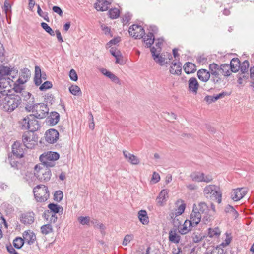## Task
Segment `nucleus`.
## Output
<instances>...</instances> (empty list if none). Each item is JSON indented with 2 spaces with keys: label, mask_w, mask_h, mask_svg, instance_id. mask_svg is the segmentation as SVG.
I'll list each match as a JSON object with an SVG mask.
<instances>
[{
  "label": "nucleus",
  "mask_w": 254,
  "mask_h": 254,
  "mask_svg": "<svg viewBox=\"0 0 254 254\" xmlns=\"http://www.w3.org/2000/svg\"><path fill=\"white\" fill-rule=\"evenodd\" d=\"M21 103L20 96L8 93L0 99V107L4 111L10 113L17 108Z\"/></svg>",
  "instance_id": "f257e3e1"
},
{
  "label": "nucleus",
  "mask_w": 254,
  "mask_h": 254,
  "mask_svg": "<svg viewBox=\"0 0 254 254\" xmlns=\"http://www.w3.org/2000/svg\"><path fill=\"white\" fill-rule=\"evenodd\" d=\"M204 196L208 199L214 197L215 200L220 203L222 201V191L220 188L215 185H209L203 189Z\"/></svg>",
  "instance_id": "f03ea898"
},
{
  "label": "nucleus",
  "mask_w": 254,
  "mask_h": 254,
  "mask_svg": "<svg viewBox=\"0 0 254 254\" xmlns=\"http://www.w3.org/2000/svg\"><path fill=\"white\" fill-rule=\"evenodd\" d=\"M34 197L37 202H45L49 197L48 187L44 185H39L33 189Z\"/></svg>",
  "instance_id": "7ed1b4c3"
},
{
  "label": "nucleus",
  "mask_w": 254,
  "mask_h": 254,
  "mask_svg": "<svg viewBox=\"0 0 254 254\" xmlns=\"http://www.w3.org/2000/svg\"><path fill=\"white\" fill-rule=\"evenodd\" d=\"M59 154L56 152L49 151L44 153L40 156V160L47 167H54L55 161L59 158Z\"/></svg>",
  "instance_id": "20e7f679"
},
{
  "label": "nucleus",
  "mask_w": 254,
  "mask_h": 254,
  "mask_svg": "<svg viewBox=\"0 0 254 254\" xmlns=\"http://www.w3.org/2000/svg\"><path fill=\"white\" fill-rule=\"evenodd\" d=\"M49 167L44 166L43 168L36 165L35 166V175L41 182H47L50 180L51 177V172Z\"/></svg>",
  "instance_id": "39448f33"
},
{
  "label": "nucleus",
  "mask_w": 254,
  "mask_h": 254,
  "mask_svg": "<svg viewBox=\"0 0 254 254\" xmlns=\"http://www.w3.org/2000/svg\"><path fill=\"white\" fill-rule=\"evenodd\" d=\"M49 108L44 103H36L34 108L31 111L37 119H42L45 118L49 113Z\"/></svg>",
  "instance_id": "423d86ee"
},
{
  "label": "nucleus",
  "mask_w": 254,
  "mask_h": 254,
  "mask_svg": "<svg viewBox=\"0 0 254 254\" xmlns=\"http://www.w3.org/2000/svg\"><path fill=\"white\" fill-rule=\"evenodd\" d=\"M198 211L200 212L202 216V221L205 223L210 222L213 219L212 214L210 213V209L205 202H200L197 206Z\"/></svg>",
  "instance_id": "0eeeda50"
},
{
  "label": "nucleus",
  "mask_w": 254,
  "mask_h": 254,
  "mask_svg": "<svg viewBox=\"0 0 254 254\" xmlns=\"http://www.w3.org/2000/svg\"><path fill=\"white\" fill-rule=\"evenodd\" d=\"M128 32L129 35L134 37L135 39L143 38L145 34V31L142 27L135 24L129 27Z\"/></svg>",
  "instance_id": "6e6552de"
},
{
  "label": "nucleus",
  "mask_w": 254,
  "mask_h": 254,
  "mask_svg": "<svg viewBox=\"0 0 254 254\" xmlns=\"http://www.w3.org/2000/svg\"><path fill=\"white\" fill-rule=\"evenodd\" d=\"M10 80V78H0V99L11 92L8 87Z\"/></svg>",
  "instance_id": "1a4fd4ad"
},
{
  "label": "nucleus",
  "mask_w": 254,
  "mask_h": 254,
  "mask_svg": "<svg viewBox=\"0 0 254 254\" xmlns=\"http://www.w3.org/2000/svg\"><path fill=\"white\" fill-rule=\"evenodd\" d=\"M22 141L24 146L28 149H32L37 141L34 139L33 135L29 132H25L22 135Z\"/></svg>",
  "instance_id": "9d476101"
},
{
  "label": "nucleus",
  "mask_w": 254,
  "mask_h": 254,
  "mask_svg": "<svg viewBox=\"0 0 254 254\" xmlns=\"http://www.w3.org/2000/svg\"><path fill=\"white\" fill-rule=\"evenodd\" d=\"M59 133L55 129H50L45 133L46 141L51 144L55 143L59 138Z\"/></svg>",
  "instance_id": "9b49d317"
},
{
  "label": "nucleus",
  "mask_w": 254,
  "mask_h": 254,
  "mask_svg": "<svg viewBox=\"0 0 254 254\" xmlns=\"http://www.w3.org/2000/svg\"><path fill=\"white\" fill-rule=\"evenodd\" d=\"M201 218H202V216L200 214V212L198 211L197 206L194 204L193 210L190 214V221L195 226L200 222Z\"/></svg>",
  "instance_id": "f8f14e48"
},
{
  "label": "nucleus",
  "mask_w": 254,
  "mask_h": 254,
  "mask_svg": "<svg viewBox=\"0 0 254 254\" xmlns=\"http://www.w3.org/2000/svg\"><path fill=\"white\" fill-rule=\"evenodd\" d=\"M35 214L33 212L23 213L20 216V222L24 225H30L34 221Z\"/></svg>",
  "instance_id": "ddd939ff"
},
{
  "label": "nucleus",
  "mask_w": 254,
  "mask_h": 254,
  "mask_svg": "<svg viewBox=\"0 0 254 254\" xmlns=\"http://www.w3.org/2000/svg\"><path fill=\"white\" fill-rule=\"evenodd\" d=\"M247 191L246 188H240L234 190L232 194V198L235 201H237L242 199L246 194Z\"/></svg>",
  "instance_id": "4468645a"
},
{
  "label": "nucleus",
  "mask_w": 254,
  "mask_h": 254,
  "mask_svg": "<svg viewBox=\"0 0 254 254\" xmlns=\"http://www.w3.org/2000/svg\"><path fill=\"white\" fill-rule=\"evenodd\" d=\"M31 72L28 68H25L21 70L20 75L17 79V82L20 84H24L30 78Z\"/></svg>",
  "instance_id": "2eb2a0df"
},
{
  "label": "nucleus",
  "mask_w": 254,
  "mask_h": 254,
  "mask_svg": "<svg viewBox=\"0 0 254 254\" xmlns=\"http://www.w3.org/2000/svg\"><path fill=\"white\" fill-rule=\"evenodd\" d=\"M23 235L24 241L27 242L30 245L34 244L36 240V235L31 230L24 231Z\"/></svg>",
  "instance_id": "dca6fc26"
},
{
  "label": "nucleus",
  "mask_w": 254,
  "mask_h": 254,
  "mask_svg": "<svg viewBox=\"0 0 254 254\" xmlns=\"http://www.w3.org/2000/svg\"><path fill=\"white\" fill-rule=\"evenodd\" d=\"M189 90L193 93L196 94L199 87L198 82L195 77L190 78L188 81Z\"/></svg>",
  "instance_id": "f3484780"
},
{
  "label": "nucleus",
  "mask_w": 254,
  "mask_h": 254,
  "mask_svg": "<svg viewBox=\"0 0 254 254\" xmlns=\"http://www.w3.org/2000/svg\"><path fill=\"white\" fill-rule=\"evenodd\" d=\"M110 4L106 0H99L95 4V7L97 11H105L108 10Z\"/></svg>",
  "instance_id": "a211bd4d"
},
{
  "label": "nucleus",
  "mask_w": 254,
  "mask_h": 254,
  "mask_svg": "<svg viewBox=\"0 0 254 254\" xmlns=\"http://www.w3.org/2000/svg\"><path fill=\"white\" fill-rule=\"evenodd\" d=\"M123 155L126 160L132 164L137 165L140 162L139 159L136 156L127 151H123Z\"/></svg>",
  "instance_id": "6ab92c4d"
},
{
  "label": "nucleus",
  "mask_w": 254,
  "mask_h": 254,
  "mask_svg": "<svg viewBox=\"0 0 254 254\" xmlns=\"http://www.w3.org/2000/svg\"><path fill=\"white\" fill-rule=\"evenodd\" d=\"M195 227L189 220H186L182 227L179 229V232L182 234L184 235L188 233L189 231L191 230V228Z\"/></svg>",
  "instance_id": "aec40b11"
},
{
  "label": "nucleus",
  "mask_w": 254,
  "mask_h": 254,
  "mask_svg": "<svg viewBox=\"0 0 254 254\" xmlns=\"http://www.w3.org/2000/svg\"><path fill=\"white\" fill-rule=\"evenodd\" d=\"M27 96L28 98L26 99L25 109L28 112H31L36 104L35 103L34 98L31 93L28 92Z\"/></svg>",
  "instance_id": "412c9836"
},
{
  "label": "nucleus",
  "mask_w": 254,
  "mask_h": 254,
  "mask_svg": "<svg viewBox=\"0 0 254 254\" xmlns=\"http://www.w3.org/2000/svg\"><path fill=\"white\" fill-rule=\"evenodd\" d=\"M12 153L14 156L18 158H22L23 156L24 151L21 148L19 142H15L12 145Z\"/></svg>",
  "instance_id": "4be33fe9"
},
{
  "label": "nucleus",
  "mask_w": 254,
  "mask_h": 254,
  "mask_svg": "<svg viewBox=\"0 0 254 254\" xmlns=\"http://www.w3.org/2000/svg\"><path fill=\"white\" fill-rule=\"evenodd\" d=\"M197 74L199 79L204 82H206L210 78L209 71L205 69H199Z\"/></svg>",
  "instance_id": "5701e85b"
},
{
  "label": "nucleus",
  "mask_w": 254,
  "mask_h": 254,
  "mask_svg": "<svg viewBox=\"0 0 254 254\" xmlns=\"http://www.w3.org/2000/svg\"><path fill=\"white\" fill-rule=\"evenodd\" d=\"M151 52L154 60L160 65H163L165 62V58L160 55V53L156 52V50L154 47L151 48Z\"/></svg>",
  "instance_id": "b1692460"
},
{
  "label": "nucleus",
  "mask_w": 254,
  "mask_h": 254,
  "mask_svg": "<svg viewBox=\"0 0 254 254\" xmlns=\"http://www.w3.org/2000/svg\"><path fill=\"white\" fill-rule=\"evenodd\" d=\"M249 67V63L247 60H245L241 64H240L239 69H240L243 78L248 77L249 74L248 71Z\"/></svg>",
  "instance_id": "393cba45"
},
{
  "label": "nucleus",
  "mask_w": 254,
  "mask_h": 254,
  "mask_svg": "<svg viewBox=\"0 0 254 254\" xmlns=\"http://www.w3.org/2000/svg\"><path fill=\"white\" fill-rule=\"evenodd\" d=\"M36 117L33 116V118L30 117V122H29V128L28 130L33 132L37 130L40 127L38 121L35 119Z\"/></svg>",
  "instance_id": "a878e982"
},
{
  "label": "nucleus",
  "mask_w": 254,
  "mask_h": 254,
  "mask_svg": "<svg viewBox=\"0 0 254 254\" xmlns=\"http://www.w3.org/2000/svg\"><path fill=\"white\" fill-rule=\"evenodd\" d=\"M138 217L140 221L143 225H147L149 223V218L146 210H141L138 212Z\"/></svg>",
  "instance_id": "bb28decb"
},
{
  "label": "nucleus",
  "mask_w": 254,
  "mask_h": 254,
  "mask_svg": "<svg viewBox=\"0 0 254 254\" xmlns=\"http://www.w3.org/2000/svg\"><path fill=\"white\" fill-rule=\"evenodd\" d=\"M168 197L167 190H162L160 192L159 196L157 198V203L160 205H163L164 203L166 201Z\"/></svg>",
  "instance_id": "cd10ccee"
},
{
  "label": "nucleus",
  "mask_w": 254,
  "mask_h": 254,
  "mask_svg": "<svg viewBox=\"0 0 254 254\" xmlns=\"http://www.w3.org/2000/svg\"><path fill=\"white\" fill-rule=\"evenodd\" d=\"M47 119L49 124L55 125L59 121L60 115L56 112H53Z\"/></svg>",
  "instance_id": "c85d7f7f"
},
{
  "label": "nucleus",
  "mask_w": 254,
  "mask_h": 254,
  "mask_svg": "<svg viewBox=\"0 0 254 254\" xmlns=\"http://www.w3.org/2000/svg\"><path fill=\"white\" fill-rule=\"evenodd\" d=\"M180 235L176 233V230H170L169 233V240L172 243L178 244L180 241Z\"/></svg>",
  "instance_id": "c756f323"
},
{
  "label": "nucleus",
  "mask_w": 254,
  "mask_h": 254,
  "mask_svg": "<svg viewBox=\"0 0 254 254\" xmlns=\"http://www.w3.org/2000/svg\"><path fill=\"white\" fill-rule=\"evenodd\" d=\"M229 65L231 67V71L233 72H236L239 70L240 61L238 58H233Z\"/></svg>",
  "instance_id": "7c9ffc66"
},
{
  "label": "nucleus",
  "mask_w": 254,
  "mask_h": 254,
  "mask_svg": "<svg viewBox=\"0 0 254 254\" xmlns=\"http://www.w3.org/2000/svg\"><path fill=\"white\" fill-rule=\"evenodd\" d=\"M101 72L104 75L109 77L112 81H113L116 83H119V82H120L119 78L117 76H116L115 75H114V74L111 73V72L108 71L107 69H106L105 68H102L101 69Z\"/></svg>",
  "instance_id": "2f4dec72"
},
{
  "label": "nucleus",
  "mask_w": 254,
  "mask_h": 254,
  "mask_svg": "<svg viewBox=\"0 0 254 254\" xmlns=\"http://www.w3.org/2000/svg\"><path fill=\"white\" fill-rule=\"evenodd\" d=\"M143 38L144 42L147 47H150L155 40L154 35L151 32H149L146 36L143 37Z\"/></svg>",
  "instance_id": "473e14b6"
},
{
  "label": "nucleus",
  "mask_w": 254,
  "mask_h": 254,
  "mask_svg": "<svg viewBox=\"0 0 254 254\" xmlns=\"http://www.w3.org/2000/svg\"><path fill=\"white\" fill-rule=\"evenodd\" d=\"M30 117L33 118V116L32 115V114H30L24 117L20 121L21 128L23 129L28 130V128H29V122H30Z\"/></svg>",
  "instance_id": "72a5a7b5"
},
{
  "label": "nucleus",
  "mask_w": 254,
  "mask_h": 254,
  "mask_svg": "<svg viewBox=\"0 0 254 254\" xmlns=\"http://www.w3.org/2000/svg\"><path fill=\"white\" fill-rule=\"evenodd\" d=\"M184 69L187 74H190L194 72L196 70V66L193 63L187 62L184 66Z\"/></svg>",
  "instance_id": "f704fd0d"
},
{
  "label": "nucleus",
  "mask_w": 254,
  "mask_h": 254,
  "mask_svg": "<svg viewBox=\"0 0 254 254\" xmlns=\"http://www.w3.org/2000/svg\"><path fill=\"white\" fill-rule=\"evenodd\" d=\"M220 71H222V73L225 76H228L231 74V67L228 64H222L220 66Z\"/></svg>",
  "instance_id": "c9c22d12"
},
{
  "label": "nucleus",
  "mask_w": 254,
  "mask_h": 254,
  "mask_svg": "<svg viewBox=\"0 0 254 254\" xmlns=\"http://www.w3.org/2000/svg\"><path fill=\"white\" fill-rule=\"evenodd\" d=\"M12 71L9 67L4 66H1L0 67V78H6L5 77L7 75H10Z\"/></svg>",
  "instance_id": "e433bc0d"
},
{
  "label": "nucleus",
  "mask_w": 254,
  "mask_h": 254,
  "mask_svg": "<svg viewBox=\"0 0 254 254\" xmlns=\"http://www.w3.org/2000/svg\"><path fill=\"white\" fill-rule=\"evenodd\" d=\"M221 231L218 227L208 229V236L211 237H218L220 236Z\"/></svg>",
  "instance_id": "4c0bfd02"
},
{
  "label": "nucleus",
  "mask_w": 254,
  "mask_h": 254,
  "mask_svg": "<svg viewBox=\"0 0 254 254\" xmlns=\"http://www.w3.org/2000/svg\"><path fill=\"white\" fill-rule=\"evenodd\" d=\"M69 90L72 95L75 96L81 95L82 94L80 88L76 85H72L69 87Z\"/></svg>",
  "instance_id": "58836bf2"
},
{
  "label": "nucleus",
  "mask_w": 254,
  "mask_h": 254,
  "mask_svg": "<svg viewBox=\"0 0 254 254\" xmlns=\"http://www.w3.org/2000/svg\"><path fill=\"white\" fill-rule=\"evenodd\" d=\"M202 172H194L190 174V177L193 181L201 182V177H202Z\"/></svg>",
  "instance_id": "ea45409f"
},
{
  "label": "nucleus",
  "mask_w": 254,
  "mask_h": 254,
  "mask_svg": "<svg viewBox=\"0 0 254 254\" xmlns=\"http://www.w3.org/2000/svg\"><path fill=\"white\" fill-rule=\"evenodd\" d=\"M24 239L20 237H16L13 242L14 247L18 249H20L24 245Z\"/></svg>",
  "instance_id": "a19ab883"
},
{
  "label": "nucleus",
  "mask_w": 254,
  "mask_h": 254,
  "mask_svg": "<svg viewBox=\"0 0 254 254\" xmlns=\"http://www.w3.org/2000/svg\"><path fill=\"white\" fill-rule=\"evenodd\" d=\"M37 5V13L41 17H42L45 20L49 22L50 19L48 17V13L46 12H43L41 9L39 5Z\"/></svg>",
  "instance_id": "79ce46f5"
},
{
  "label": "nucleus",
  "mask_w": 254,
  "mask_h": 254,
  "mask_svg": "<svg viewBox=\"0 0 254 254\" xmlns=\"http://www.w3.org/2000/svg\"><path fill=\"white\" fill-rule=\"evenodd\" d=\"M209 79L214 85L216 86L220 85L224 81L220 75L210 77Z\"/></svg>",
  "instance_id": "37998d69"
},
{
  "label": "nucleus",
  "mask_w": 254,
  "mask_h": 254,
  "mask_svg": "<svg viewBox=\"0 0 254 254\" xmlns=\"http://www.w3.org/2000/svg\"><path fill=\"white\" fill-rule=\"evenodd\" d=\"M41 230L42 234L47 235L53 231L52 227L50 224H46L41 227Z\"/></svg>",
  "instance_id": "c03bdc74"
},
{
  "label": "nucleus",
  "mask_w": 254,
  "mask_h": 254,
  "mask_svg": "<svg viewBox=\"0 0 254 254\" xmlns=\"http://www.w3.org/2000/svg\"><path fill=\"white\" fill-rule=\"evenodd\" d=\"M109 17L111 19H116L119 16L120 11L118 8L111 9L109 11Z\"/></svg>",
  "instance_id": "a18cd8bd"
},
{
  "label": "nucleus",
  "mask_w": 254,
  "mask_h": 254,
  "mask_svg": "<svg viewBox=\"0 0 254 254\" xmlns=\"http://www.w3.org/2000/svg\"><path fill=\"white\" fill-rule=\"evenodd\" d=\"M48 207L50 209V210L51 211V212L50 213L52 212L54 213L55 214L59 213V211H60V209H61V208L62 209V208L59 205H58L57 204H54V203H50L48 205Z\"/></svg>",
  "instance_id": "49530a36"
},
{
  "label": "nucleus",
  "mask_w": 254,
  "mask_h": 254,
  "mask_svg": "<svg viewBox=\"0 0 254 254\" xmlns=\"http://www.w3.org/2000/svg\"><path fill=\"white\" fill-rule=\"evenodd\" d=\"M41 27L51 36H54L55 32L46 23L42 22L41 23Z\"/></svg>",
  "instance_id": "de8ad7c7"
},
{
  "label": "nucleus",
  "mask_w": 254,
  "mask_h": 254,
  "mask_svg": "<svg viewBox=\"0 0 254 254\" xmlns=\"http://www.w3.org/2000/svg\"><path fill=\"white\" fill-rule=\"evenodd\" d=\"M78 221L83 225H89L90 222V218L89 216H80L78 218Z\"/></svg>",
  "instance_id": "09e8293b"
},
{
  "label": "nucleus",
  "mask_w": 254,
  "mask_h": 254,
  "mask_svg": "<svg viewBox=\"0 0 254 254\" xmlns=\"http://www.w3.org/2000/svg\"><path fill=\"white\" fill-rule=\"evenodd\" d=\"M202 177H201V182H203L206 183L211 182L213 180V177L212 175L208 174L206 175L202 173Z\"/></svg>",
  "instance_id": "8fccbe9b"
},
{
  "label": "nucleus",
  "mask_w": 254,
  "mask_h": 254,
  "mask_svg": "<svg viewBox=\"0 0 254 254\" xmlns=\"http://www.w3.org/2000/svg\"><path fill=\"white\" fill-rule=\"evenodd\" d=\"M52 87V84L50 81H46L43 83L39 87V89L41 91H45L47 89H49Z\"/></svg>",
  "instance_id": "3c124183"
},
{
  "label": "nucleus",
  "mask_w": 254,
  "mask_h": 254,
  "mask_svg": "<svg viewBox=\"0 0 254 254\" xmlns=\"http://www.w3.org/2000/svg\"><path fill=\"white\" fill-rule=\"evenodd\" d=\"M22 84H23L18 83L17 81H16V82L14 83L13 88L14 91L16 93H21L23 90V88L22 86Z\"/></svg>",
  "instance_id": "603ef678"
},
{
  "label": "nucleus",
  "mask_w": 254,
  "mask_h": 254,
  "mask_svg": "<svg viewBox=\"0 0 254 254\" xmlns=\"http://www.w3.org/2000/svg\"><path fill=\"white\" fill-rule=\"evenodd\" d=\"M54 197L55 200L60 202L63 197V192L61 190L56 191L54 194Z\"/></svg>",
  "instance_id": "864d4df0"
},
{
  "label": "nucleus",
  "mask_w": 254,
  "mask_h": 254,
  "mask_svg": "<svg viewBox=\"0 0 254 254\" xmlns=\"http://www.w3.org/2000/svg\"><path fill=\"white\" fill-rule=\"evenodd\" d=\"M209 72L213 71H220V66H219V65L214 63L209 64Z\"/></svg>",
  "instance_id": "5fc2aeb1"
},
{
  "label": "nucleus",
  "mask_w": 254,
  "mask_h": 254,
  "mask_svg": "<svg viewBox=\"0 0 254 254\" xmlns=\"http://www.w3.org/2000/svg\"><path fill=\"white\" fill-rule=\"evenodd\" d=\"M225 211L226 213L235 212L234 217L236 218L238 216V213L234 208V207L230 205H228L225 208Z\"/></svg>",
  "instance_id": "6e6d98bb"
},
{
  "label": "nucleus",
  "mask_w": 254,
  "mask_h": 254,
  "mask_svg": "<svg viewBox=\"0 0 254 254\" xmlns=\"http://www.w3.org/2000/svg\"><path fill=\"white\" fill-rule=\"evenodd\" d=\"M133 238V235H126L123 240V245L126 246L127 245L128 243H129Z\"/></svg>",
  "instance_id": "4d7b16f0"
},
{
  "label": "nucleus",
  "mask_w": 254,
  "mask_h": 254,
  "mask_svg": "<svg viewBox=\"0 0 254 254\" xmlns=\"http://www.w3.org/2000/svg\"><path fill=\"white\" fill-rule=\"evenodd\" d=\"M131 17L132 15L130 13H125L122 18L123 23L124 24H127L130 20Z\"/></svg>",
  "instance_id": "13d9d810"
},
{
  "label": "nucleus",
  "mask_w": 254,
  "mask_h": 254,
  "mask_svg": "<svg viewBox=\"0 0 254 254\" xmlns=\"http://www.w3.org/2000/svg\"><path fill=\"white\" fill-rule=\"evenodd\" d=\"M69 77L70 79L72 81H76L77 80V74L76 71L73 69L70 70L69 72Z\"/></svg>",
  "instance_id": "bf43d9fd"
},
{
  "label": "nucleus",
  "mask_w": 254,
  "mask_h": 254,
  "mask_svg": "<svg viewBox=\"0 0 254 254\" xmlns=\"http://www.w3.org/2000/svg\"><path fill=\"white\" fill-rule=\"evenodd\" d=\"M192 240L194 243H198L200 242L203 238L201 234L193 233L192 236Z\"/></svg>",
  "instance_id": "052dcab7"
},
{
  "label": "nucleus",
  "mask_w": 254,
  "mask_h": 254,
  "mask_svg": "<svg viewBox=\"0 0 254 254\" xmlns=\"http://www.w3.org/2000/svg\"><path fill=\"white\" fill-rule=\"evenodd\" d=\"M45 100L46 102L52 104L54 102V96L51 93H47L45 96Z\"/></svg>",
  "instance_id": "680f3d73"
},
{
  "label": "nucleus",
  "mask_w": 254,
  "mask_h": 254,
  "mask_svg": "<svg viewBox=\"0 0 254 254\" xmlns=\"http://www.w3.org/2000/svg\"><path fill=\"white\" fill-rule=\"evenodd\" d=\"M185 207H186V205L185 204H181L178 208L177 212L175 213V215L176 216H179V215H181L184 212Z\"/></svg>",
  "instance_id": "e2e57ef3"
},
{
  "label": "nucleus",
  "mask_w": 254,
  "mask_h": 254,
  "mask_svg": "<svg viewBox=\"0 0 254 254\" xmlns=\"http://www.w3.org/2000/svg\"><path fill=\"white\" fill-rule=\"evenodd\" d=\"M181 67H178V69H175L174 68L171 66L170 68V72L173 74H180L181 73Z\"/></svg>",
  "instance_id": "0e129e2a"
},
{
  "label": "nucleus",
  "mask_w": 254,
  "mask_h": 254,
  "mask_svg": "<svg viewBox=\"0 0 254 254\" xmlns=\"http://www.w3.org/2000/svg\"><path fill=\"white\" fill-rule=\"evenodd\" d=\"M160 179V175H159V174L154 172L152 175V179H151L152 182L153 183H156L158 182H159Z\"/></svg>",
  "instance_id": "69168bd1"
},
{
  "label": "nucleus",
  "mask_w": 254,
  "mask_h": 254,
  "mask_svg": "<svg viewBox=\"0 0 254 254\" xmlns=\"http://www.w3.org/2000/svg\"><path fill=\"white\" fill-rule=\"evenodd\" d=\"M110 52L115 58H116L117 57H120L121 56L120 52L118 50L114 49L113 48H112L110 49Z\"/></svg>",
  "instance_id": "338daca9"
},
{
  "label": "nucleus",
  "mask_w": 254,
  "mask_h": 254,
  "mask_svg": "<svg viewBox=\"0 0 254 254\" xmlns=\"http://www.w3.org/2000/svg\"><path fill=\"white\" fill-rule=\"evenodd\" d=\"M6 249L10 254H19L11 245H7Z\"/></svg>",
  "instance_id": "774afa93"
}]
</instances>
